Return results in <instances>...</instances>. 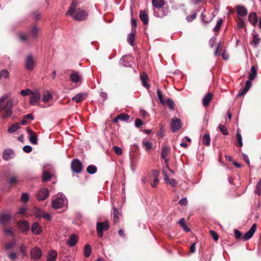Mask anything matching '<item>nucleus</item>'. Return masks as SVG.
Instances as JSON below:
<instances>
[{"label": "nucleus", "instance_id": "obj_34", "mask_svg": "<svg viewBox=\"0 0 261 261\" xmlns=\"http://www.w3.org/2000/svg\"><path fill=\"white\" fill-rule=\"evenodd\" d=\"M53 98V96L49 91H46L43 95L42 101L44 102H48Z\"/></svg>", "mask_w": 261, "mask_h": 261}, {"label": "nucleus", "instance_id": "obj_6", "mask_svg": "<svg viewBox=\"0 0 261 261\" xmlns=\"http://www.w3.org/2000/svg\"><path fill=\"white\" fill-rule=\"evenodd\" d=\"M162 173L164 176V180L166 182L172 187H175L177 182L174 179L170 178L172 176V175L168 173L165 169H163Z\"/></svg>", "mask_w": 261, "mask_h": 261}, {"label": "nucleus", "instance_id": "obj_12", "mask_svg": "<svg viewBox=\"0 0 261 261\" xmlns=\"http://www.w3.org/2000/svg\"><path fill=\"white\" fill-rule=\"evenodd\" d=\"M15 156L14 151L11 149H7L4 150L3 159L5 161H9Z\"/></svg>", "mask_w": 261, "mask_h": 261}, {"label": "nucleus", "instance_id": "obj_59", "mask_svg": "<svg viewBox=\"0 0 261 261\" xmlns=\"http://www.w3.org/2000/svg\"><path fill=\"white\" fill-rule=\"evenodd\" d=\"M19 180L16 177H12L10 179V184L11 185H16Z\"/></svg>", "mask_w": 261, "mask_h": 261}, {"label": "nucleus", "instance_id": "obj_21", "mask_svg": "<svg viewBox=\"0 0 261 261\" xmlns=\"http://www.w3.org/2000/svg\"><path fill=\"white\" fill-rule=\"evenodd\" d=\"M140 79L142 82V85L146 88H149V85L147 83V81L148 80V76L145 72H143L140 74Z\"/></svg>", "mask_w": 261, "mask_h": 261}, {"label": "nucleus", "instance_id": "obj_46", "mask_svg": "<svg viewBox=\"0 0 261 261\" xmlns=\"http://www.w3.org/2000/svg\"><path fill=\"white\" fill-rule=\"evenodd\" d=\"M77 5V0H73L72 3H71L68 10V13H70L72 12V10L74 9Z\"/></svg>", "mask_w": 261, "mask_h": 261}, {"label": "nucleus", "instance_id": "obj_14", "mask_svg": "<svg viewBox=\"0 0 261 261\" xmlns=\"http://www.w3.org/2000/svg\"><path fill=\"white\" fill-rule=\"evenodd\" d=\"M171 127L173 132H175L179 129L181 127L180 120L178 118L172 119L171 121Z\"/></svg>", "mask_w": 261, "mask_h": 261}, {"label": "nucleus", "instance_id": "obj_4", "mask_svg": "<svg viewBox=\"0 0 261 261\" xmlns=\"http://www.w3.org/2000/svg\"><path fill=\"white\" fill-rule=\"evenodd\" d=\"M35 59L32 54L28 55L24 60V67L29 71H32L35 67Z\"/></svg>", "mask_w": 261, "mask_h": 261}, {"label": "nucleus", "instance_id": "obj_50", "mask_svg": "<svg viewBox=\"0 0 261 261\" xmlns=\"http://www.w3.org/2000/svg\"><path fill=\"white\" fill-rule=\"evenodd\" d=\"M127 58L126 56L123 57L120 61V63L124 67H129L130 66V64L127 61L125 62V58Z\"/></svg>", "mask_w": 261, "mask_h": 261}, {"label": "nucleus", "instance_id": "obj_36", "mask_svg": "<svg viewBox=\"0 0 261 261\" xmlns=\"http://www.w3.org/2000/svg\"><path fill=\"white\" fill-rule=\"evenodd\" d=\"M202 143L206 145L209 146L210 145L211 142V138L210 136L208 134H205L204 135V136L202 137Z\"/></svg>", "mask_w": 261, "mask_h": 261}, {"label": "nucleus", "instance_id": "obj_24", "mask_svg": "<svg viewBox=\"0 0 261 261\" xmlns=\"http://www.w3.org/2000/svg\"><path fill=\"white\" fill-rule=\"evenodd\" d=\"M248 20L253 25H256L257 22V17L256 13H251L248 16Z\"/></svg>", "mask_w": 261, "mask_h": 261}, {"label": "nucleus", "instance_id": "obj_44", "mask_svg": "<svg viewBox=\"0 0 261 261\" xmlns=\"http://www.w3.org/2000/svg\"><path fill=\"white\" fill-rule=\"evenodd\" d=\"M157 95L161 103L163 105H165V101L164 100L162 92L159 89H158L157 90Z\"/></svg>", "mask_w": 261, "mask_h": 261}, {"label": "nucleus", "instance_id": "obj_17", "mask_svg": "<svg viewBox=\"0 0 261 261\" xmlns=\"http://www.w3.org/2000/svg\"><path fill=\"white\" fill-rule=\"evenodd\" d=\"M70 80L73 83H77L81 81V75L76 71H73L70 75Z\"/></svg>", "mask_w": 261, "mask_h": 261}, {"label": "nucleus", "instance_id": "obj_54", "mask_svg": "<svg viewBox=\"0 0 261 261\" xmlns=\"http://www.w3.org/2000/svg\"><path fill=\"white\" fill-rule=\"evenodd\" d=\"M113 149L116 154L119 155L122 154V150L120 147L115 146L113 147Z\"/></svg>", "mask_w": 261, "mask_h": 261}, {"label": "nucleus", "instance_id": "obj_5", "mask_svg": "<svg viewBox=\"0 0 261 261\" xmlns=\"http://www.w3.org/2000/svg\"><path fill=\"white\" fill-rule=\"evenodd\" d=\"M40 98L41 95L39 90L35 89L33 91L30 95V104L33 106L36 105L40 101Z\"/></svg>", "mask_w": 261, "mask_h": 261}, {"label": "nucleus", "instance_id": "obj_23", "mask_svg": "<svg viewBox=\"0 0 261 261\" xmlns=\"http://www.w3.org/2000/svg\"><path fill=\"white\" fill-rule=\"evenodd\" d=\"M170 148L168 146H164L162 148L161 152V155L163 159L165 160V163L167 164L168 160L167 159V156L169 152Z\"/></svg>", "mask_w": 261, "mask_h": 261}, {"label": "nucleus", "instance_id": "obj_25", "mask_svg": "<svg viewBox=\"0 0 261 261\" xmlns=\"http://www.w3.org/2000/svg\"><path fill=\"white\" fill-rule=\"evenodd\" d=\"M213 94L211 93H208L206 94V95L202 99V104L204 107H206L208 105L210 102L211 101L212 99Z\"/></svg>", "mask_w": 261, "mask_h": 261}, {"label": "nucleus", "instance_id": "obj_40", "mask_svg": "<svg viewBox=\"0 0 261 261\" xmlns=\"http://www.w3.org/2000/svg\"><path fill=\"white\" fill-rule=\"evenodd\" d=\"M91 253V247L89 244H86L84 249V255L86 257H89Z\"/></svg>", "mask_w": 261, "mask_h": 261}, {"label": "nucleus", "instance_id": "obj_64", "mask_svg": "<svg viewBox=\"0 0 261 261\" xmlns=\"http://www.w3.org/2000/svg\"><path fill=\"white\" fill-rule=\"evenodd\" d=\"M143 122L140 119H137L135 120V126L137 127H140L143 125Z\"/></svg>", "mask_w": 261, "mask_h": 261}, {"label": "nucleus", "instance_id": "obj_37", "mask_svg": "<svg viewBox=\"0 0 261 261\" xmlns=\"http://www.w3.org/2000/svg\"><path fill=\"white\" fill-rule=\"evenodd\" d=\"M165 105H167L170 110L172 111L174 109L175 107V103L173 100L170 98H168L166 101H165Z\"/></svg>", "mask_w": 261, "mask_h": 261}, {"label": "nucleus", "instance_id": "obj_30", "mask_svg": "<svg viewBox=\"0 0 261 261\" xmlns=\"http://www.w3.org/2000/svg\"><path fill=\"white\" fill-rule=\"evenodd\" d=\"M139 16L141 20L145 24H147L148 21V15L145 11H140Z\"/></svg>", "mask_w": 261, "mask_h": 261}, {"label": "nucleus", "instance_id": "obj_11", "mask_svg": "<svg viewBox=\"0 0 261 261\" xmlns=\"http://www.w3.org/2000/svg\"><path fill=\"white\" fill-rule=\"evenodd\" d=\"M27 132L29 134V140L31 143L34 145L37 144L38 139L36 133L29 127L27 128Z\"/></svg>", "mask_w": 261, "mask_h": 261}, {"label": "nucleus", "instance_id": "obj_7", "mask_svg": "<svg viewBox=\"0 0 261 261\" xmlns=\"http://www.w3.org/2000/svg\"><path fill=\"white\" fill-rule=\"evenodd\" d=\"M71 166L72 171L75 173H79L82 171V165L81 162L77 159H74L72 161Z\"/></svg>", "mask_w": 261, "mask_h": 261}, {"label": "nucleus", "instance_id": "obj_63", "mask_svg": "<svg viewBox=\"0 0 261 261\" xmlns=\"http://www.w3.org/2000/svg\"><path fill=\"white\" fill-rule=\"evenodd\" d=\"M9 258L12 260H15L17 258V256L15 253L12 252L8 255Z\"/></svg>", "mask_w": 261, "mask_h": 261}, {"label": "nucleus", "instance_id": "obj_28", "mask_svg": "<svg viewBox=\"0 0 261 261\" xmlns=\"http://www.w3.org/2000/svg\"><path fill=\"white\" fill-rule=\"evenodd\" d=\"M57 257V252L55 250H51L48 252L47 261H55Z\"/></svg>", "mask_w": 261, "mask_h": 261}, {"label": "nucleus", "instance_id": "obj_3", "mask_svg": "<svg viewBox=\"0 0 261 261\" xmlns=\"http://www.w3.org/2000/svg\"><path fill=\"white\" fill-rule=\"evenodd\" d=\"M66 201V199L64 195L58 194L57 197L51 201L52 207L55 209H59L65 204Z\"/></svg>", "mask_w": 261, "mask_h": 261}, {"label": "nucleus", "instance_id": "obj_22", "mask_svg": "<svg viewBox=\"0 0 261 261\" xmlns=\"http://www.w3.org/2000/svg\"><path fill=\"white\" fill-rule=\"evenodd\" d=\"M159 175V171L156 170H154L152 171V176L154 177V181L153 182H151V186L152 187L154 188L156 187V185L159 182V179L158 178V176Z\"/></svg>", "mask_w": 261, "mask_h": 261}, {"label": "nucleus", "instance_id": "obj_55", "mask_svg": "<svg viewBox=\"0 0 261 261\" xmlns=\"http://www.w3.org/2000/svg\"><path fill=\"white\" fill-rule=\"evenodd\" d=\"M237 137L239 145L240 147L243 146V142L241 135L237 132Z\"/></svg>", "mask_w": 261, "mask_h": 261}, {"label": "nucleus", "instance_id": "obj_15", "mask_svg": "<svg viewBox=\"0 0 261 261\" xmlns=\"http://www.w3.org/2000/svg\"><path fill=\"white\" fill-rule=\"evenodd\" d=\"M11 215L9 214H2L0 215V223L2 225L7 224L10 220Z\"/></svg>", "mask_w": 261, "mask_h": 261}, {"label": "nucleus", "instance_id": "obj_57", "mask_svg": "<svg viewBox=\"0 0 261 261\" xmlns=\"http://www.w3.org/2000/svg\"><path fill=\"white\" fill-rule=\"evenodd\" d=\"M19 250L23 256L27 255V247L24 245H21L19 248Z\"/></svg>", "mask_w": 261, "mask_h": 261}, {"label": "nucleus", "instance_id": "obj_61", "mask_svg": "<svg viewBox=\"0 0 261 261\" xmlns=\"http://www.w3.org/2000/svg\"><path fill=\"white\" fill-rule=\"evenodd\" d=\"M252 80H248L246 81V83H245V90H249L250 88L251 87V86L252 85V83H251V81Z\"/></svg>", "mask_w": 261, "mask_h": 261}, {"label": "nucleus", "instance_id": "obj_20", "mask_svg": "<svg viewBox=\"0 0 261 261\" xmlns=\"http://www.w3.org/2000/svg\"><path fill=\"white\" fill-rule=\"evenodd\" d=\"M87 96V94L86 93H80L73 96L72 98V100L77 103L84 100Z\"/></svg>", "mask_w": 261, "mask_h": 261}, {"label": "nucleus", "instance_id": "obj_41", "mask_svg": "<svg viewBox=\"0 0 261 261\" xmlns=\"http://www.w3.org/2000/svg\"><path fill=\"white\" fill-rule=\"evenodd\" d=\"M87 171L88 173L93 174L97 171V168L96 166L91 165L87 167Z\"/></svg>", "mask_w": 261, "mask_h": 261}, {"label": "nucleus", "instance_id": "obj_45", "mask_svg": "<svg viewBox=\"0 0 261 261\" xmlns=\"http://www.w3.org/2000/svg\"><path fill=\"white\" fill-rule=\"evenodd\" d=\"M118 118L121 121H127L129 118V116L124 113H121L118 116Z\"/></svg>", "mask_w": 261, "mask_h": 261}, {"label": "nucleus", "instance_id": "obj_29", "mask_svg": "<svg viewBox=\"0 0 261 261\" xmlns=\"http://www.w3.org/2000/svg\"><path fill=\"white\" fill-rule=\"evenodd\" d=\"M152 4L154 9L160 8L163 7L165 4L164 0H152Z\"/></svg>", "mask_w": 261, "mask_h": 261}, {"label": "nucleus", "instance_id": "obj_26", "mask_svg": "<svg viewBox=\"0 0 261 261\" xmlns=\"http://www.w3.org/2000/svg\"><path fill=\"white\" fill-rule=\"evenodd\" d=\"M237 13L240 16H245L247 14V10L244 6H238L236 8Z\"/></svg>", "mask_w": 261, "mask_h": 261}, {"label": "nucleus", "instance_id": "obj_9", "mask_svg": "<svg viewBox=\"0 0 261 261\" xmlns=\"http://www.w3.org/2000/svg\"><path fill=\"white\" fill-rule=\"evenodd\" d=\"M49 195V191L46 188H41L38 192L36 198L38 200H44Z\"/></svg>", "mask_w": 261, "mask_h": 261}, {"label": "nucleus", "instance_id": "obj_32", "mask_svg": "<svg viewBox=\"0 0 261 261\" xmlns=\"http://www.w3.org/2000/svg\"><path fill=\"white\" fill-rule=\"evenodd\" d=\"M257 74V70L254 66H252L250 69V72L249 74L248 78L250 80H253Z\"/></svg>", "mask_w": 261, "mask_h": 261}, {"label": "nucleus", "instance_id": "obj_60", "mask_svg": "<svg viewBox=\"0 0 261 261\" xmlns=\"http://www.w3.org/2000/svg\"><path fill=\"white\" fill-rule=\"evenodd\" d=\"M210 233H211V236H212L213 239L215 241H217L218 240L219 237H218V235L217 233V232H216L215 231H214L213 230H211L210 231Z\"/></svg>", "mask_w": 261, "mask_h": 261}, {"label": "nucleus", "instance_id": "obj_53", "mask_svg": "<svg viewBox=\"0 0 261 261\" xmlns=\"http://www.w3.org/2000/svg\"><path fill=\"white\" fill-rule=\"evenodd\" d=\"M222 23V20L221 19H219L217 21L216 26L214 28V31L215 32L218 31L221 26Z\"/></svg>", "mask_w": 261, "mask_h": 261}, {"label": "nucleus", "instance_id": "obj_10", "mask_svg": "<svg viewBox=\"0 0 261 261\" xmlns=\"http://www.w3.org/2000/svg\"><path fill=\"white\" fill-rule=\"evenodd\" d=\"M256 228V224H253L250 229L243 236V240L246 241L251 239L255 233Z\"/></svg>", "mask_w": 261, "mask_h": 261}, {"label": "nucleus", "instance_id": "obj_13", "mask_svg": "<svg viewBox=\"0 0 261 261\" xmlns=\"http://www.w3.org/2000/svg\"><path fill=\"white\" fill-rule=\"evenodd\" d=\"M42 256V251L38 247H35L31 250V256L34 259H38Z\"/></svg>", "mask_w": 261, "mask_h": 261}, {"label": "nucleus", "instance_id": "obj_48", "mask_svg": "<svg viewBox=\"0 0 261 261\" xmlns=\"http://www.w3.org/2000/svg\"><path fill=\"white\" fill-rule=\"evenodd\" d=\"M255 192L258 195H261V179L257 182Z\"/></svg>", "mask_w": 261, "mask_h": 261}, {"label": "nucleus", "instance_id": "obj_16", "mask_svg": "<svg viewBox=\"0 0 261 261\" xmlns=\"http://www.w3.org/2000/svg\"><path fill=\"white\" fill-rule=\"evenodd\" d=\"M17 226L21 231H27L29 229L28 222L25 221H19L17 223Z\"/></svg>", "mask_w": 261, "mask_h": 261}, {"label": "nucleus", "instance_id": "obj_31", "mask_svg": "<svg viewBox=\"0 0 261 261\" xmlns=\"http://www.w3.org/2000/svg\"><path fill=\"white\" fill-rule=\"evenodd\" d=\"M20 128V124L18 123H14L10 126V127L8 128V132L10 134L14 133L17 129Z\"/></svg>", "mask_w": 261, "mask_h": 261}, {"label": "nucleus", "instance_id": "obj_52", "mask_svg": "<svg viewBox=\"0 0 261 261\" xmlns=\"http://www.w3.org/2000/svg\"><path fill=\"white\" fill-rule=\"evenodd\" d=\"M197 16V13L194 12L191 15H190L187 17V20L189 22L192 21L194 19L196 18Z\"/></svg>", "mask_w": 261, "mask_h": 261}, {"label": "nucleus", "instance_id": "obj_33", "mask_svg": "<svg viewBox=\"0 0 261 261\" xmlns=\"http://www.w3.org/2000/svg\"><path fill=\"white\" fill-rule=\"evenodd\" d=\"M52 177V174L49 172L44 170L42 174V180L43 181H47L50 179Z\"/></svg>", "mask_w": 261, "mask_h": 261}, {"label": "nucleus", "instance_id": "obj_43", "mask_svg": "<svg viewBox=\"0 0 261 261\" xmlns=\"http://www.w3.org/2000/svg\"><path fill=\"white\" fill-rule=\"evenodd\" d=\"M113 219L114 223H116L119 220V212L116 207L113 208Z\"/></svg>", "mask_w": 261, "mask_h": 261}, {"label": "nucleus", "instance_id": "obj_27", "mask_svg": "<svg viewBox=\"0 0 261 261\" xmlns=\"http://www.w3.org/2000/svg\"><path fill=\"white\" fill-rule=\"evenodd\" d=\"M260 38L259 36L256 33H253L252 40L251 42V44H253L254 47H257L260 42Z\"/></svg>", "mask_w": 261, "mask_h": 261}, {"label": "nucleus", "instance_id": "obj_56", "mask_svg": "<svg viewBox=\"0 0 261 261\" xmlns=\"http://www.w3.org/2000/svg\"><path fill=\"white\" fill-rule=\"evenodd\" d=\"M18 37L19 40L22 42L25 41L28 38L27 36L25 34L22 33L19 34Z\"/></svg>", "mask_w": 261, "mask_h": 261}, {"label": "nucleus", "instance_id": "obj_8", "mask_svg": "<svg viewBox=\"0 0 261 261\" xmlns=\"http://www.w3.org/2000/svg\"><path fill=\"white\" fill-rule=\"evenodd\" d=\"M169 12V9L166 7H162L160 8L154 9V15L159 17H163L167 15Z\"/></svg>", "mask_w": 261, "mask_h": 261}, {"label": "nucleus", "instance_id": "obj_35", "mask_svg": "<svg viewBox=\"0 0 261 261\" xmlns=\"http://www.w3.org/2000/svg\"><path fill=\"white\" fill-rule=\"evenodd\" d=\"M143 147L145 149L146 151H148L152 148V144L151 142L148 141L147 140H144L142 142Z\"/></svg>", "mask_w": 261, "mask_h": 261}, {"label": "nucleus", "instance_id": "obj_42", "mask_svg": "<svg viewBox=\"0 0 261 261\" xmlns=\"http://www.w3.org/2000/svg\"><path fill=\"white\" fill-rule=\"evenodd\" d=\"M9 76V73L8 70L3 69L0 70V79H7Z\"/></svg>", "mask_w": 261, "mask_h": 261}, {"label": "nucleus", "instance_id": "obj_18", "mask_svg": "<svg viewBox=\"0 0 261 261\" xmlns=\"http://www.w3.org/2000/svg\"><path fill=\"white\" fill-rule=\"evenodd\" d=\"M77 237L74 234H72L69 236L67 240V244L70 247H73L77 243Z\"/></svg>", "mask_w": 261, "mask_h": 261}, {"label": "nucleus", "instance_id": "obj_49", "mask_svg": "<svg viewBox=\"0 0 261 261\" xmlns=\"http://www.w3.org/2000/svg\"><path fill=\"white\" fill-rule=\"evenodd\" d=\"M219 130L222 132V133L224 135H227L228 134V132L227 129L225 127V126L219 124Z\"/></svg>", "mask_w": 261, "mask_h": 261}, {"label": "nucleus", "instance_id": "obj_39", "mask_svg": "<svg viewBox=\"0 0 261 261\" xmlns=\"http://www.w3.org/2000/svg\"><path fill=\"white\" fill-rule=\"evenodd\" d=\"M38 32L39 29L36 25H34L31 29L30 36L33 38H36L38 35Z\"/></svg>", "mask_w": 261, "mask_h": 261}, {"label": "nucleus", "instance_id": "obj_1", "mask_svg": "<svg viewBox=\"0 0 261 261\" xmlns=\"http://www.w3.org/2000/svg\"><path fill=\"white\" fill-rule=\"evenodd\" d=\"M13 100L8 94L0 97V114L2 119L11 117L13 114Z\"/></svg>", "mask_w": 261, "mask_h": 261}, {"label": "nucleus", "instance_id": "obj_2", "mask_svg": "<svg viewBox=\"0 0 261 261\" xmlns=\"http://www.w3.org/2000/svg\"><path fill=\"white\" fill-rule=\"evenodd\" d=\"M67 15H70L76 21H84L87 18L88 13L83 9L81 8L74 9L72 10V12L68 13H66Z\"/></svg>", "mask_w": 261, "mask_h": 261}, {"label": "nucleus", "instance_id": "obj_19", "mask_svg": "<svg viewBox=\"0 0 261 261\" xmlns=\"http://www.w3.org/2000/svg\"><path fill=\"white\" fill-rule=\"evenodd\" d=\"M32 231L35 234H39L42 232V227L37 223H34L31 227Z\"/></svg>", "mask_w": 261, "mask_h": 261}, {"label": "nucleus", "instance_id": "obj_58", "mask_svg": "<svg viewBox=\"0 0 261 261\" xmlns=\"http://www.w3.org/2000/svg\"><path fill=\"white\" fill-rule=\"evenodd\" d=\"M21 200L22 202H27L29 200V195L26 193H23L21 194Z\"/></svg>", "mask_w": 261, "mask_h": 261}, {"label": "nucleus", "instance_id": "obj_47", "mask_svg": "<svg viewBox=\"0 0 261 261\" xmlns=\"http://www.w3.org/2000/svg\"><path fill=\"white\" fill-rule=\"evenodd\" d=\"M33 91H32L30 89H26L25 90H22L20 91V94L22 96H25L27 95H31L32 92Z\"/></svg>", "mask_w": 261, "mask_h": 261}, {"label": "nucleus", "instance_id": "obj_62", "mask_svg": "<svg viewBox=\"0 0 261 261\" xmlns=\"http://www.w3.org/2000/svg\"><path fill=\"white\" fill-rule=\"evenodd\" d=\"M32 150V147L29 145H25L23 147V150L27 153L30 152Z\"/></svg>", "mask_w": 261, "mask_h": 261}, {"label": "nucleus", "instance_id": "obj_51", "mask_svg": "<svg viewBox=\"0 0 261 261\" xmlns=\"http://www.w3.org/2000/svg\"><path fill=\"white\" fill-rule=\"evenodd\" d=\"M96 225H97V231L98 235L100 237H102L103 236V231H102V229L101 228V224H99L98 222H97L96 224Z\"/></svg>", "mask_w": 261, "mask_h": 261}, {"label": "nucleus", "instance_id": "obj_38", "mask_svg": "<svg viewBox=\"0 0 261 261\" xmlns=\"http://www.w3.org/2000/svg\"><path fill=\"white\" fill-rule=\"evenodd\" d=\"M135 35L134 33H130L127 38V42L132 46L134 45Z\"/></svg>", "mask_w": 261, "mask_h": 261}]
</instances>
